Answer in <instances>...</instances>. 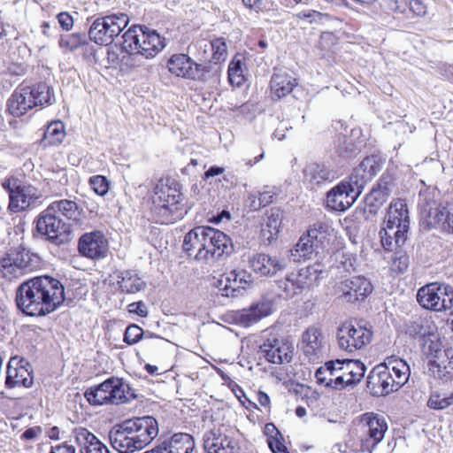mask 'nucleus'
<instances>
[{"label":"nucleus","instance_id":"bb28decb","mask_svg":"<svg viewBox=\"0 0 453 453\" xmlns=\"http://www.w3.org/2000/svg\"><path fill=\"white\" fill-rule=\"evenodd\" d=\"M25 249L22 250H12L6 254L0 261V271L4 278L19 277L26 273L27 262L25 257Z\"/></svg>","mask_w":453,"mask_h":453},{"label":"nucleus","instance_id":"e433bc0d","mask_svg":"<svg viewBox=\"0 0 453 453\" xmlns=\"http://www.w3.org/2000/svg\"><path fill=\"white\" fill-rule=\"evenodd\" d=\"M27 95L28 84L24 81L14 90L8 100L7 107L12 115L21 117L27 113L28 110Z\"/></svg>","mask_w":453,"mask_h":453},{"label":"nucleus","instance_id":"c756f323","mask_svg":"<svg viewBox=\"0 0 453 453\" xmlns=\"http://www.w3.org/2000/svg\"><path fill=\"white\" fill-rule=\"evenodd\" d=\"M205 234V226H196L185 234L182 244L188 257L200 263H202Z\"/></svg>","mask_w":453,"mask_h":453},{"label":"nucleus","instance_id":"338daca9","mask_svg":"<svg viewBox=\"0 0 453 453\" xmlns=\"http://www.w3.org/2000/svg\"><path fill=\"white\" fill-rule=\"evenodd\" d=\"M257 401L261 406L265 407L267 410L270 409L271 401L269 395L263 391H258Z\"/></svg>","mask_w":453,"mask_h":453},{"label":"nucleus","instance_id":"13d9d810","mask_svg":"<svg viewBox=\"0 0 453 453\" xmlns=\"http://www.w3.org/2000/svg\"><path fill=\"white\" fill-rule=\"evenodd\" d=\"M242 3L245 8L256 13L265 10V0H242Z\"/></svg>","mask_w":453,"mask_h":453},{"label":"nucleus","instance_id":"ea45409f","mask_svg":"<svg viewBox=\"0 0 453 453\" xmlns=\"http://www.w3.org/2000/svg\"><path fill=\"white\" fill-rule=\"evenodd\" d=\"M118 284L122 292L135 294L146 288V283L133 271H124L118 276Z\"/></svg>","mask_w":453,"mask_h":453},{"label":"nucleus","instance_id":"5fc2aeb1","mask_svg":"<svg viewBox=\"0 0 453 453\" xmlns=\"http://www.w3.org/2000/svg\"><path fill=\"white\" fill-rule=\"evenodd\" d=\"M212 59L216 62L224 61L226 57L227 46L225 39L216 38L211 42Z\"/></svg>","mask_w":453,"mask_h":453},{"label":"nucleus","instance_id":"2f4dec72","mask_svg":"<svg viewBox=\"0 0 453 453\" xmlns=\"http://www.w3.org/2000/svg\"><path fill=\"white\" fill-rule=\"evenodd\" d=\"M391 194L390 183L380 179L376 188H373L365 198V210L375 215L380 207L387 202Z\"/></svg>","mask_w":453,"mask_h":453},{"label":"nucleus","instance_id":"f3484780","mask_svg":"<svg viewBox=\"0 0 453 453\" xmlns=\"http://www.w3.org/2000/svg\"><path fill=\"white\" fill-rule=\"evenodd\" d=\"M35 224L36 231L56 244L68 240L70 226L57 217L49 207L41 212Z\"/></svg>","mask_w":453,"mask_h":453},{"label":"nucleus","instance_id":"5701e85b","mask_svg":"<svg viewBox=\"0 0 453 453\" xmlns=\"http://www.w3.org/2000/svg\"><path fill=\"white\" fill-rule=\"evenodd\" d=\"M71 434L79 453H110L107 446L84 426H75Z\"/></svg>","mask_w":453,"mask_h":453},{"label":"nucleus","instance_id":"6e6552de","mask_svg":"<svg viewBox=\"0 0 453 453\" xmlns=\"http://www.w3.org/2000/svg\"><path fill=\"white\" fill-rule=\"evenodd\" d=\"M123 50H138L145 58H155L166 46L165 39L156 30L132 26L122 35Z\"/></svg>","mask_w":453,"mask_h":453},{"label":"nucleus","instance_id":"c03bdc74","mask_svg":"<svg viewBox=\"0 0 453 453\" xmlns=\"http://www.w3.org/2000/svg\"><path fill=\"white\" fill-rule=\"evenodd\" d=\"M432 322L426 318H417L407 326V333L415 337H425L432 333Z\"/></svg>","mask_w":453,"mask_h":453},{"label":"nucleus","instance_id":"473e14b6","mask_svg":"<svg viewBox=\"0 0 453 453\" xmlns=\"http://www.w3.org/2000/svg\"><path fill=\"white\" fill-rule=\"evenodd\" d=\"M195 448L193 437L186 433L174 434L165 440L158 449L162 453H190Z\"/></svg>","mask_w":453,"mask_h":453},{"label":"nucleus","instance_id":"864d4df0","mask_svg":"<svg viewBox=\"0 0 453 453\" xmlns=\"http://www.w3.org/2000/svg\"><path fill=\"white\" fill-rule=\"evenodd\" d=\"M127 52V55L122 58V65L131 68L135 69L141 67L144 65V60L146 59L143 55L140 54L138 50H124Z\"/></svg>","mask_w":453,"mask_h":453},{"label":"nucleus","instance_id":"a18cd8bd","mask_svg":"<svg viewBox=\"0 0 453 453\" xmlns=\"http://www.w3.org/2000/svg\"><path fill=\"white\" fill-rule=\"evenodd\" d=\"M278 194V190L275 187L269 188L265 187L263 192L258 194V202L256 201V195L250 194L248 199L250 201V208L252 210H258L261 207H265L273 202V197Z\"/></svg>","mask_w":453,"mask_h":453},{"label":"nucleus","instance_id":"8fccbe9b","mask_svg":"<svg viewBox=\"0 0 453 453\" xmlns=\"http://www.w3.org/2000/svg\"><path fill=\"white\" fill-rule=\"evenodd\" d=\"M28 300V280L23 281L16 291L15 303L19 311L24 315L28 316V304L26 302Z\"/></svg>","mask_w":453,"mask_h":453},{"label":"nucleus","instance_id":"39448f33","mask_svg":"<svg viewBox=\"0 0 453 453\" xmlns=\"http://www.w3.org/2000/svg\"><path fill=\"white\" fill-rule=\"evenodd\" d=\"M410 374V367L405 361L390 359L373 367L367 377V387L375 395H387L403 387Z\"/></svg>","mask_w":453,"mask_h":453},{"label":"nucleus","instance_id":"2eb2a0df","mask_svg":"<svg viewBox=\"0 0 453 453\" xmlns=\"http://www.w3.org/2000/svg\"><path fill=\"white\" fill-rule=\"evenodd\" d=\"M360 425L361 451L372 453L388 431L386 419L372 412L365 413L361 417Z\"/></svg>","mask_w":453,"mask_h":453},{"label":"nucleus","instance_id":"680f3d73","mask_svg":"<svg viewBox=\"0 0 453 453\" xmlns=\"http://www.w3.org/2000/svg\"><path fill=\"white\" fill-rule=\"evenodd\" d=\"M27 65L25 63H11L7 71L12 75H22L26 73Z\"/></svg>","mask_w":453,"mask_h":453},{"label":"nucleus","instance_id":"603ef678","mask_svg":"<svg viewBox=\"0 0 453 453\" xmlns=\"http://www.w3.org/2000/svg\"><path fill=\"white\" fill-rule=\"evenodd\" d=\"M88 184L93 191L101 196H105L110 188V181L103 175H95L90 177Z\"/></svg>","mask_w":453,"mask_h":453},{"label":"nucleus","instance_id":"f257e3e1","mask_svg":"<svg viewBox=\"0 0 453 453\" xmlns=\"http://www.w3.org/2000/svg\"><path fill=\"white\" fill-rule=\"evenodd\" d=\"M158 434L157 420L150 416L127 419L109 432L113 449L119 453H133L149 445Z\"/></svg>","mask_w":453,"mask_h":453},{"label":"nucleus","instance_id":"58836bf2","mask_svg":"<svg viewBox=\"0 0 453 453\" xmlns=\"http://www.w3.org/2000/svg\"><path fill=\"white\" fill-rule=\"evenodd\" d=\"M55 213L59 212L67 219L79 222L83 215V209L73 200L62 199L51 203L48 206Z\"/></svg>","mask_w":453,"mask_h":453},{"label":"nucleus","instance_id":"69168bd1","mask_svg":"<svg viewBox=\"0 0 453 453\" xmlns=\"http://www.w3.org/2000/svg\"><path fill=\"white\" fill-rule=\"evenodd\" d=\"M269 446L273 453H289L286 446L279 441H269Z\"/></svg>","mask_w":453,"mask_h":453},{"label":"nucleus","instance_id":"f704fd0d","mask_svg":"<svg viewBox=\"0 0 453 453\" xmlns=\"http://www.w3.org/2000/svg\"><path fill=\"white\" fill-rule=\"evenodd\" d=\"M296 86V80L285 71H276L271 78V90L273 96L278 99L292 92Z\"/></svg>","mask_w":453,"mask_h":453},{"label":"nucleus","instance_id":"423d86ee","mask_svg":"<svg viewBox=\"0 0 453 453\" xmlns=\"http://www.w3.org/2000/svg\"><path fill=\"white\" fill-rule=\"evenodd\" d=\"M410 216L403 199L393 200L387 211L385 226L380 231V242L386 250L402 246L407 240Z\"/></svg>","mask_w":453,"mask_h":453},{"label":"nucleus","instance_id":"c9c22d12","mask_svg":"<svg viewBox=\"0 0 453 453\" xmlns=\"http://www.w3.org/2000/svg\"><path fill=\"white\" fill-rule=\"evenodd\" d=\"M282 211L278 208H272L266 214L262 225L261 235L265 241L271 243L275 240L282 226Z\"/></svg>","mask_w":453,"mask_h":453},{"label":"nucleus","instance_id":"f03ea898","mask_svg":"<svg viewBox=\"0 0 453 453\" xmlns=\"http://www.w3.org/2000/svg\"><path fill=\"white\" fill-rule=\"evenodd\" d=\"M379 171L374 157H365L354 169L349 180H342L327 193L326 206L338 211L349 209Z\"/></svg>","mask_w":453,"mask_h":453},{"label":"nucleus","instance_id":"b1692460","mask_svg":"<svg viewBox=\"0 0 453 453\" xmlns=\"http://www.w3.org/2000/svg\"><path fill=\"white\" fill-rule=\"evenodd\" d=\"M169 72L186 79H196L202 74V65L195 63L186 54H174L167 61Z\"/></svg>","mask_w":453,"mask_h":453},{"label":"nucleus","instance_id":"3c124183","mask_svg":"<svg viewBox=\"0 0 453 453\" xmlns=\"http://www.w3.org/2000/svg\"><path fill=\"white\" fill-rule=\"evenodd\" d=\"M427 404L430 408L442 410L453 404V393L449 395L432 394Z\"/></svg>","mask_w":453,"mask_h":453},{"label":"nucleus","instance_id":"9b49d317","mask_svg":"<svg viewBox=\"0 0 453 453\" xmlns=\"http://www.w3.org/2000/svg\"><path fill=\"white\" fill-rule=\"evenodd\" d=\"M324 273L323 265L314 264L301 268L297 273L288 274L283 280L278 281V287L287 297H293L318 285L319 280L324 277Z\"/></svg>","mask_w":453,"mask_h":453},{"label":"nucleus","instance_id":"a19ab883","mask_svg":"<svg viewBox=\"0 0 453 453\" xmlns=\"http://www.w3.org/2000/svg\"><path fill=\"white\" fill-rule=\"evenodd\" d=\"M65 137V126L61 121H53L43 132L41 143L43 146L58 145Z\"/></svg>","mask_w":453,"mask_h":453},{"label":"nucleus","instance_id":"6e6d98bb","mask_svg":"<svg viewBox=\"0 0 453 453\" xmlns=\"http://www.w3.org/2000/svg\"><path fill=\"white\" fill-rule=\"evenodd\" d=\"M409 265V257L403 251L399 250L394 253L392 257L391 269L396 273H403Z\"/></svg>","mask_w":453,"mask_h":453},{"label":"nucleus","instance_id":"a211bd4d","mask_svg":"<svg viewBox=\"0 0 453 453\" xmlns=\"http://www.w3.org/2000/svg\"><path fill=\"white\" fill-rule=\"evenodd\" d=\"M260 350L265 358L273 364L289 363L294 354V346L288 339L269 334L265 336Z\"/></svg>","mask_w":453,"mask_h":453},{"label":"nucleus","instance_id":"c85d7f7f","mask_svg":"<svg viewBox=\"0 0 453 453\" xmlns=\"http://www.w3.org/2000/svg\"><path fill=\"white\" fill-rule=\"evenodd\" d=\"M301 348L306 357L310 358L319 357L324 349V335L322 331L315 326L307 328L302 335Z\"/></svg>","mask_w":453,"mask_h":453},{"label":"nucleus","instance_id":"f8f14e48","mask_svg":"<svg viewBox=\"0 0 453 453\" xmlns=\"http://www.w3.org/2000/svg\"><path fill=\"white\" fill-rule=\"evenodd\" d=\"M129 389L121 379L111 377L97 387L87 389L84 395L92 405L119 404L127 401Z\"/></svg>","mask_w":453,"mask_h":453},{"label":"nucleus","instance_id":"aec40b11","mask_svg":"<svg viewBox=\"0 0 453 453\" xmlns=\"http://www.w3.org/2000/svg\"><path fill=\"white\" fill-rule=\"evenodd\" d=\"M372 290L373 287L370 280L363 276L344 280L340 282L337 288L339 297L349 303L365 300Z\"/></svg>","mask_w":453,"mask_h":453},{"label":"nucleus","instance_id":"7c9ffc66","mask_svg":"<svg viewBox=\"0 0 453 453\" xmlns=\"http://www.w3.org/2000/svg\"><path fill=\"white\" fill-rule=\"evenodd\" d=\"M203 446L208 453H234L236 443L232 438L211 430L205 434Z\"/></svg>","mask_w":453,"mask_h":453},{"label":"nucleus","instance_id":"49530a36","mask_svg":"<svg viewBox=\"0 0 453 453\" xmlns=\"http://www.w3.org/2000/svg\"><path fill=\"white\" fill-rule=\"evenodd\" d=\"M318 250L319 248L316 247L312 238H311L310 234L306 233L300 237L295 247L296 254L292 253V255H298L300 257H310L314 251L319 253Z\"/></svg>","mask_w":453,"mask_h":453},{"label":"nucleus","instance_id":"412c9836","mask_svg":"<svg viewBox=\"0 0 453 453\" xmlns=\"http://www.w3.org/2000/svg\"><path fill=\"white\" fill-rule=\"evenodd\" d=\"M248 263L250 270L259 277L272 278L287 267L284 258L264 252L252 254Z\"/></svg>","mask_w":453,"mask_h":453},{"label":"nucleus","instance_id":"4be33fe9","mask_svg":"<svg viewBox=\"0 0 453 453\" xmlns=\"http://www.w3.org/2000/svg\"><path fill=\"white\" fill-rule=\"evenodd\" d=\"M251 282V275L245 270H232L218 280L217 286L222 291L223 296H237L241 290Z\"/></svg>","mask_w":453,"mask_h":453},{"label":"nucleus","instance_id":"052dcab7","mask_svg":"<svg viewBox=\"0 0 453 453\" xmlns=\"http://www.w3.org/2000/svg\"><path fill=\"white\" fill-rule=\"evenodd\" d=\"M50 453H76V449L72 444L65 441L57 446H50Z\"/></svg>","mask_w":453,"mask_h":453},{"label":"nucleus","instance_id":"37998d69","mask_svg":"<svg viewBox=\"0 0 453 453\" xmlns=\"http://www.w3.org/2000/svg\"><path fill=\"white\" fill-rule=\"evenodd\" d=\"M304 175L311 184H319L331 177L330 172L324 165L319 164L309 165L304 170Z\"/></svg>","mask_w":453,"mask_h":453},{"label":"nucleus","instance_id":"e2e57ef3","mask_svg":"<svg viewBox=\"0 0 453 453\" xmlns=\"http://www.w3.org/2000/svg\"><path fill=\"white\" fill-rule=\"evenodd\" d=\"M129 311L134 312L141 317H147L148 315L147 309L142 301L134 302L129 304Z\"/></svg>","mask_w":453,"mask_h":453},{"label":"nucleus","instance_id":"9d476101","mask_svg":"<svg viewBox=\"0 0 453 453\" xmlns=\"http://www.w3.org/2000/svg\"><path fill=\"white\" fill-rule=\"evenodd\" d=\"M129 23L126 13H113L96 18L88 29L89 39L99 45H109Z\"/></svg>","mask_w":453,"mask_h":453},{"label":"nucleus","instance_id":"7ed1b4c3","mask_svg":"<svg viewBox=\"0 0 453 453\" xmlns=\"http://www.w3.org/2000/svg\"><path fill=\"white\" fill-rule=\"evenodd\" d=\"M365 366L357 359H335L326 362L315 373L318 383L334 389H343L360 382Z\"/></svg>","mask_w":453,"mask_h":453},{"label":"nucleus","instance_id":"0e129e2a","mask_svg":"<svg viewBox=\"0 0 453 453\" xmlns=\"http://www.w3.org/2000/svg\"><path fill=\"white\" fill-rule=\"evenodd\" d=\"M411 9L417 15H424L426 12L425 4L419 0H411L410 2Z\"/></svg>","mask_w":453,"mask_h":453},{"label":"nucleus","instance_id":"4d7b16f0","mask_svg":"<svg viewBox=\"0 0 453 453\" xmlns=\"http://www.w3.org/2000/svg\"><path fill=\"white\" fill-rule=\"evenodd\" d=\"M143 335V330L135 324L129 325L124 334V342L128 345L137 343Z\"/></svg>","mask_w":453,"mask_h":453},{"label":"nucleus","instance_id":"6ab92c4d","mask_svg":"<svg viewBox=\"0 0 453 453\" xmlns=\"http://www.w3.org/2000/svg\"><path fill=\"white\" fill-rule=\"evenodd\" d=\"M78 250L81 256L89 259L104 258L109 250L108 240L101 231L85 233L79 239Z\"/></svg>","mask_w":453,"mask_h":453},{"label":"nucleus","instance_id":"20e7f679","mask_svg":"<svg viewBox=\"0 0 453 453\" xmlns=\"http://www.w3.org/2000/svg\"><path fill=\"white\" fill-rule=\"evenodd\" d=\"M65 300L63 285L49 276L30 278V317L49 314Z\"/></svg>","mask_w":453,"mask_h":453},{"label":"nucleus","instance_id":"72a5a7b5","mask_svg":"<svg viewBox=\"0 0 453 453\" xmlns=\"http://www.w3.org/2000/svg\"><path fill=\"white\" fill-rule=\"evenodd\" d=\"M3 187L9 193V208L12 211H23L28 207L27 195L24 193V188H21L18 179H7L3 183Z\"/></svg>","mask_w":453,"mask_h":453},{"label":"nucleus","instance_id":"bf43d9fd","mask_svg":"<svg viewBox=\"0 0 453 453\" xmlns=\"http://www.w3.org/2000/svg\"><path fill=\"white\" fill-rule=\"evenodd\" d=\"M57 18L59 25L63 29L69 31L73 28V19L68 12H60Z\"/></svg>","mask_w":453,"mask_h":453},{"label":"nucleus","instance_id":"09e8293b","mask_svg":"<svg viewBox=\"0 0 453 453\" xmlns=\"http://www.w3.org/2000/svg\"><path fill=\"white\" fill-rule=\"evenodd\" d=\"M228 80L232 85L237 87H240L244 82L245 78L241 59H234L229 64Z\"/></svg>","mask_w":453,"mask_h":453},{"label":"nucleus","instance_id":"0eeeda50","mask_svg":"<svg viewBox=\"0 0 453 453\" xmlns=\"http://www.w3.org/2000/svg\"><path fill=\"white\" fill-rule=\"evenodd\" d=\"M184 196L177 181L171 179L159 180L155 188L153 204L157 213L167 223L182 219L188 212L183 203Z\"/></svg>","mask_w":453,"mask_h":453},{"label":"nucleus","instance_id":"de8ad7c7","mask_svg":"<svg viewBox=\"0 0 453 453\" xmlns=\"http://www.w3.org/2000/svg\"><path fill=\"white\" fill-rule=\"evenodd\" d=\"M30 96L34 98V105L50 104L51 91L44 82H39L30 89Z\"/></svg>","mask_w":453,"mask_h":453},{"label":"nucleus","instance_id":"a878e982","mask_svg":"<svg viewBox=\"0 0 453 453\" xmlns=\"http://www.w3.org/2000/svg\"><path fill=\"white\" fill-rule=\"evenodd\" d=\"M28 360L18 356L11 357L7 365L5 385L8 388H27L28 378Z\"/></svg>","mask_w":453,"mask_h":453},{"label":"nucleus","instance_id":"774afa93","mask_svg":"<svg viewBox=\"0 0 453 453\" xmlns=\"http://www.w3.org/2000/svg\"><path fill=\"white\" fill-rule=\"evenodd\" d=\"M224 173V168L219 166H211L205 172V177H214Z\"/></svg>","mask_w":453,"mask_h":453},{"label":"nucleus","instance_id":"79ce46f5","mask_svg":"<svg viewBox=\"0 0 453 453\" xmlns=\"http://www.w3.org/2000/svg\"><path fill=\"white\" fill-rule=\"evenodd\" d=\"M88 43V37L85 33H73L63 35L58 41V46L63 52L74 51L80 47Z\"/></svg>","mask_w":453,"mask_h":453},{"label":"nucleus","instance_id":"dca6fc26","mask_svg":"<svg viewBox=\"0 0 453 453\" xmlns=\"http://www.w3.org/2000/svg\"><path fill=\"white\" fill-rule=\"evenodd\" d=\"M205 232L202 263H214L223 255H229L233 252L232 241L225 233L211 226H205Z\"/></svg>","mask_w":453,"mask_h":453},{"label":"nucleus","instance_id":"4468645a","mask_svg":"<svg viewBox=\"0 0 453 453\" xmlns=\"http://www.w3.org/2000/svg\"><path fill=\"white\" fill-rule=\"evenodd\" d=\"M372 332L366 323L349 321L342 324L337 330L339 348L348 352L361 349L372 341Z\"/></svg>","mask_w":453,"mask_h":453},{"label":"nucleus","instance_id":"393cba45","mask_svg":"<svg viewBox=\"0 0 453 453\" xmlns=\"http://www.w3.org/2000/svg\"><path fill=\"white\" fill-rule=\"evenodd\" d=\"M307 233L312 238L316 247L329 251L336 239V232L328 220H320L310 226Z\"/></svg>","mask_w":453,"mask_h":453},{"label":"nucleus","instance_id":"4c0bfd02","mask_svg":"<svg viewBox=\"0 0 453 453\" xmlns=\"http://www.w3.org/2000/svg\"><path fill=\"white\" fill-rule=\"evenodd\" d=\"M430 370L439 378L450 375L453 372V350L437 352L434 359L430 362Z\"/></svg>","mask_w":453,"mask_h":453},{"label":"nucleus","instance_id":"cd10ccee","mask_svg":"<svg viewBox=\"0 0 453 453\" xmlns=\"http://www.w3.org/2000/svg\"><path fill=\"white\" fill-rule=\"evenodd\" d=\"M273 312V303L270 300H261L238 312L236 321L244 327H249L257 323L261 319L269 316Z\"/></svg>","mask_w":453,"mask_h":453},{"label":"nucleus","instance_id":"1a4fd4ad","mask_svg":"<svg viewBox=\"0 0 453 453\" xmlns=\"http://www.w3.org/2000/svg\"><path fill=\"white\" fill-rule=\"evenodd\" d=\"M419 205L421 213L427 225L453 234V203H438L434 200V193L420 194Z\"/></svg>","mask_w":453,"mask_h":453},{"label":"nucleus","instance_id":"ddd939ff","mask_svg":"<svg viewBox=\"0 0 453 453\" xmlns=\"http://www.w3.org/2000/svg\"><path fill=\"white\" fill-rule=\"evenodd\" d=\"M418 303L431 311H441L453 307V287L433 282L420 288L417 294Z\"/></svg>","mask_w":453,"mask_h":453}]
</instances>
